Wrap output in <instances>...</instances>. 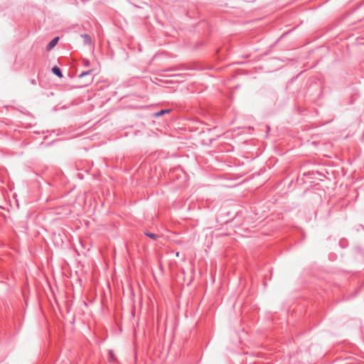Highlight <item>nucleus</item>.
Returning a JSON list of instances; mask_svg holds the SVG:
<instances>
[{
    "label": "nucleus",
    "mask_w": 364,
    "mask_h": 364,
    "mask_svg": "<svg viewBox=\"0 0 364 364\" xmlns=\"http://www.w3.org/2000/svg\"><path fill=\"white\" fill-rule=\"evenodd\" d=\"M92 70H89L82 72V73H80L78 77H79V78H82L83 77H89L86 82V84L85 85H89L90 83H91L93 80V77L92 76Z\"/></svg>",
    "instance_id": "nucleus-1"
},
{
    "label": "nucleus",
    "mask_w": 364,
    "mask_h": 364,
    "mask_svg": "<svg viewBox=\"0 0 364 364\" xmlns=\"http://www.w3.org/2000/svg\"><path fill=\"white\" fill-rule=\"evenodd\" d=\"M59 40V38L58 37H55L53 39H52L50 43L47 45V50H51L52 48H54V46L57 44L58 41Z\"/></svg>",
    "instance_id": "nucleus-2"
},
{
    "label": "nucleus",
    "mask_w": 364,
    "mask_h": 364,
    "mask_svg": "<svg viewBox=\"0 0 364 364\" xmlns=\"http://www.w3.org/2000/svg\"><path fill=\"white\" fill-rule=\"evenodd\" d=\"M81 37L83 38L85 44H92V41L90 35L84 33L81 35Z\"/></svg>",
    "instance_id": "nucleus-3"
},
{
    "label": "nucleus",
    "mask_w": 364,
    "mask_h": 364,
    "mask_svg": "<svg viewBox=\"0 0 364 364\" xmlns=\"http://www.w3.org/2000/svg\"><path fill=\"white\" fill-rule=\"evenodd\" d=\"M52 72L55 75H57L58 77H63V73L61 72V70L58 67V66H54L53 68H52Z\"/></svg>",
    "instance_id": "nucleus-4"
},
{
    "label": "nucleus",
    "mask_w": 364,
    "mask_h": 364,
    "mask_svg": "<svg viewBox=\"0 0 364 364\" xmlns=\"http://www.w3.org/2000/svg\"><path fill=\"white\" fill-rule=\"evenodd\" d=\"M170 112V109H162L158 112H156L154 114V116L155 117H160L161 115H163L164 114H166V113H168Z\"/></svg>",
    "instance_id": "nucleus-5"
},
{
    "label": "nucleus",
    "mask_w": 364,
    "mask_h": 364,
    "mask_svg": "<svg viewBox=\"0 0 364 364\" xmlns=\"http://www.w3.org/2000/svg\"><path fill=\"white\" fill-rule=\"evenodd\" d=\"M108 360L109 362L114 361L116 360V358L114 356V352L112 350H110L109 351V358Z\"/></svg>",
    "instance_id": "nucleus-6"
},
{
    "label": "nucleus",
    "mask_w": 364,
    "mask_h": 364,
    "mask_svg": "<svg viewBox=\"0 0 364 364\" xmlns=\"http://www.w3.org/2000/svg\"><path fill=\"white\" fill-rule=\"evenodd\" d=\"M145 235L152 240H156L159 237V235L151 232H145Z\"/></svg>",
    "instance_id": "nucleus-7"
},
{
    "label": "nucleus",
    "mask_w": 364,
    "mask_h": 364,
    "mask_svg": "<svg viewBox=\"0 0 364 364\" xmlns=\"http://www.w3.org/2000/svg\"><path fill=\"white\" fill-rule=\"evenodd\" d=\"M82 65L85 67H89L90 65V63L87 59H83L82 60Z\"/></svg>",
    "instance_id": "nucleus-8"
}]
</instances>
